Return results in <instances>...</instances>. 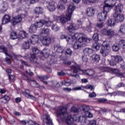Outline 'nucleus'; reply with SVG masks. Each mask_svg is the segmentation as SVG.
I'll return each instance as SVG.
<instances>
[{
  "label": "nucleus",
  "mask_w": 125,
  "mask_h": 125,
  "mask_svg": "<svg viewBox=\"0 0 125 125\" xmlns=\"http://www.w3.org/2000/svg\"><path fill=\"white\" fill-rule=\"evenodd\" d=\"M113 16L116 22L120 23V22L124 21L125 20V16L123 14H113Z\"/></svg>",
  "instance_id": "obj_12"
},
{
  "label": "nucleus",
  "mask_w": 125,
  "mask_h": 125,
  "mask_svg": "<svg viewBox=\"0 0 125 125\" xmlns=\"http://www.w3.org/2000/svg\"><path fill=\"white\" fill-rule=\"evenodd\" d=\"M7 10V3L3 2L0 5V11L2 13Z\"/></svg>",
  "instance_id": "obj_29"
},
{
  "label": "nucleus",
  "mask_w": 125,
  "mask_h": 125,
  "mask_svg": "<svg viewBox=\"0 0 125 125\" xmlns=\"http://www.w3.org/2000/svg\"><path fill=\"white\" fill-rule=\"evenodd\" d=\"M123 9H124V4L122 3H119L115 6L114 8V13H113V14L122 13Z\"/></svg>",
  "instance_id": "obj_14"
},
{
  "label": "nucleus",
  "mask_w": 125,
  "mask_h": 125,
  "mask_svg": "<svg viewBox=\"0 0 125 125\" xmlns=\"http://www.w3.org/2000/svg\"><path fill=\"white\" fill-rule=\"evenodd\" d=\"M11 21V19H10V16L8 15H5L2 19V23L3 24H7V23H9Z\"/></svg>",
  "instance_id": "obj_24"
},
{
  "label": "nucleus",
  "mask_w": 125,
  "mask_h": 125,
  "mask_svg": "<svg viewBox=\"0 0 125 125\" xmlns=\"http://www.w3.org/2000/svg\"><path fill=\"white\" fill-rule=\"evenodd\" d=\"M24 95L25 97H27V98H31L33 100H36V98H35L34 96L30 95V91H29V90H26L25 91V93H24Z\"/></svg>",
  "instance_id": "obj_36"
},
{
  "label": "nucleus",
  "mask_w": 125,
  "mask_h": 125,
  "mask_svg": "<svg viewBox=\"0 0 125 125\" xmlns=\"http://www.w3.org/2000/svg\"><path fill=\"white\" fill-rule=\"evenodd\" d=\"M83 21L82 20H79L77 21V25H76V27H78V29L81 28L84 31H87L88 33H91L92 28H93V24L90 21L88 22L85 28L83 27Z\"/></svg>",
  "instance_id": "obj_6"
},
{
  "label": "nucleus",
  "mask_w": 125,
  "mask_h": 125,
  "mask_svg": "<svg viewBox=\"0 0 125 125\" xmlns=\"http://www.w3.org/2000/svg\"><path fill=\"white\" fill-rule=\"evenodd\" d=\"M38 79L43 82L44 84H47V82L46 81H43V80H48L49 79V76L48 75L46 76H38Z\"/></svg>",
  "instance_id": "obj_33"
},
{
  "label": "nucleus",
  "mask_w": 125,
  "mask_h": 125,
  "mask_svg": "<svg viewBox=\"0 0 125 125\" xmlns=\"http://www.w3.org/2000/svg\"><path fill=\"white\" fill-rule=\"evenodd\" d=\"M57 117L58 122L62 121L65 122L67 125H72L74 123L73 118L71 115L68 116L67 108L63 106H60L57 111Z\"/></svg>",
  "instance_id": "obj_1"
},
{
  "label": "nucleus",
  "mask_w": 125,
  "mask_h": 125,
  "mask_svg": "<svg viewBox=\"0 0 125 125\" xmlns=\"http://www.w3.org/2000/svg\"><path fill=\"white\" fill-rule=\"evenodd\" d=\"M101 70L102 72H108L111 74H115L120 78H125V73H121L119 69L111 68L109 67L102 66L101 67Z\"/></svg>",
  "instance_id": "obj_5"
},
{
  "label": "nucleus",
  "mask_w": 125,
  "mask_h": 125,
  "mask_svg": "<svg viewBox=\"0 0 125 125\" xmlns=\"http://www.w3.org/2000/svg\"><path fill=\"white\" fill-rule=\"evenodd\" d=\"M82 59L83 62H87L88 60L87 56L85 55V56L83 57Z\"/></svg>",
  "instance_id": "obj_61"
},
{
  "label": "nucleus",
  "mask_w": 125,
  "mask_h": 125,
  "mask_svg": "<svg viewBox=\"0 0 125 125\" xmlns=\"http://www.w3.org/2000/svg\"><path fill=\"white\" fill-rule=\"evenodd\" d=\"M35 12L36 14H42L43 12V9L42 7H36L35 9Z\"/></svg>",
  "instance_id": "obj_45"
},
{
  "label": "nucleus",
  "mask_w": 125,
  "mask_h": 125,
  "mask_svg": "<svg viewBox=\"0 0 125 125\" xmlns=\"http://www.w3.org/2000/svg\"><path fill=\"white\" fill-rule=\"evenodd\" d=\"M9 100H10V98L8 96H5L0 99V102L4 104L7 103Z\"/></svg>",
  "instance_id": "obj_38"
},
{
  "label": "nucleus",
  "mask_w": 125,
  "mask_h": 125,
  "mask_svg": "<svg viewBox=\"0 0 125 125\" xmlns=\"http://www.w3.org/2000/svg\"><path fill=\"white\" fill-rule=\"evenodd\" d=\"M29 42L32 44H36V43H39L40 40H39V36L37 35H33L31 36Z\"/></svg>",
  "instance_id": "obj_17"
},
{
  "label": "nucleus",
  "mask_w": 125,
  "mask_h": 125,
  "mask_svg": "<svg viewBox=\"0 0 125 125\" xmlns=\"http://www.w3.org/2000/svg\"><path fill=\"white\" fill-rule=\"evenodd\" d=\"M49 49H44L42 52H40V55L46 58L49 56Z\"/></svg>",
  "instance_id": "obj_25"
},
{
  "label": "nucleus",
  "mask_w": 125,
  "mask_h": 125,
  "mask_svg": "<svg viewBox=\"0 0 125 125\" xmlns=\"http://www.w3.org/2000/svg\"><path fill=\"white\" fill-rule=\"evenodd\" d=\"M120 43H115L113 46H112V50L113 51L117 52L119 51L120 50Z\"/></svg>",
  "instance_id": "obj_44"
},
{
  "label": "nucleus",
  "mask_w": 125,
  "mask_h": 125,
  "mask_svg": "<svg viewBox=\"0 0 125 125\" xmlns=\"http://www.w3.org/2000/svg\"><path fill=\"white\" fill-rule=\"evenodd\" d=\"M84 74L87 76H93L95 74V72L92 69H87L86 70H84Z\"/></svg>",
  "instance_id": "obj_35"
},
{
  "label": "nucleus",
  "mask_w": 125,
  "mask_h": 125,
  "mask_svg": "<svg viewBox=\"0 0 125 125\" xmlns=\"http://www.w3.org/2000/svg\"><path fill=\"white\" fill-rule=\"evenodd\" d=\"M119 45L120 46H122L123 50L125 51V40H121L119 42Z\"/></svg>",
  "instance_id": "obj_49"
},
{
  "label": "nucleus",
  "mask_w": 125,
  "mask_h": 125,
  "mask_svg": "<svg viewBox=\"0 0 125 125\" xmlns=\"http://www.w3.org/2000/svg\"><path fill=\"white\" fill-rule=\"evenodd\" d=\"M21 22H22V17L21 15H18L13 17L11 20L12 24L14 26L17 25V24L20 23Z\"/></svg>",
  "instance_id": "obj_13"
},
{
  "label": "nucleus",
  "mask_w": 125,
  "mask_h": 125,
  "mask_svg": "<svg viewBox=\"0 0 125 125\" xmlns=\"http://www.w3.org/2000/svg\"><path fill=\"white\" fill-rule=\"evenodd\" d=\"M106 17L107 13L106 12L103 11L98 15V19H99V20H101V21H104V20H106Z\"/></svg>",
  "instance_id": "obj_22"
},
{
  "label": "nucleus",
  "mask_w": 125,
  "mask_h": 125,
  "mask_svg": "<svg viewBox=\"0 0 125 125\" xmlns=\"http://www.w3.org/2000/svg\"><path fill=\"white\" fill-rule=\"evenodd\" d=\"M30 43H31L30 41L23 42L22 44V48H23V49H29V48H30Z\"/></svg>",
  "instance_id": "obj_43"
},
{
  "label": "nucleus",
  "mask_w": 125,
  "mask_h": 125,
  "mask_svg": "<svg viewBox=\"0 0 125 125\" xmlns=\"http://www.w3.org/2000/svg\"><path fill=\"white\" fill-rule=\"evenodd\" d=\"M39 0H30V3L31 4L33 3H36V2H38Z\"/></svg>",
  "instance_id": "obj_64"
},
{
  "label": "nucleus",
  "mask_w": 125,
  "mask_h": 125,
  "mask_svg": "<svg viewBox=\"0 0 125 125\" xmlns=\"http://www.w3.org/2000/svg\"><path fill=\"white\" fill-rule=\"evenodd\" d=\"M10 38L11 40H16L18 39V35H17V33L15 31H12L10 33Z\"/></svg>",
  "instance_id": "obj_40"
},
{
  "label": "nucleus",
  "mask_w": 125,
  "mask_h": 125,
  "mask_svg": "<svg viewBox=\"0 0 125 125\" xmlns=\"http://www.w3.org/2000/svg\"><path fill=\"white\" fill-rule=\"evenodd\" d=\"M48 10L50 12L54 11L56 9V7L55 6V3L53 1V0H51L49 2V5L47 7Z\"/></svg>",
  "instance_id": "obj_21"
},
{
  "label": "nucleus",
  "mask_w": 125,
  "mask_h": 125,
  "mask_svg": "<svg viewBox=\"0 0 125 125\" xmlns=\"http://www.w3.org/2000/svg\"><path fill=\"white\" fill-rule=\"evenodd\" d=\"M83 88H86V89H90V90H93L94 89V87L91 85L88 84L85 86H81L79 87H75L73 88V90H82Z\"/></svg>",
  "instance_id": "obj_16"
},
{
  "label": "nucleus",
  "mask_w": 125,
  "mask_h": 125,
  "mask_svg": "<svg viewBox=\"0 0 125 125\" xmlns=\"http://www.w3.org/2000/svg\"><path fill=\"white\" fill-rule=\"evenodd\" d=\"M98 101V102H100V103H106V102H107V99L101 98L99 99Z\"/></svg>",
  "instance_id": "obj_56"
},
{
  "label": "nucleus",
  "mask_w": 125,
  "mask_h": 125,
  "mask_svg": "<svg viewBox=\"0 0 125 125\" xmlns=\"http://www.w3.org/2000/svg\"><path fill=\"white\" fill-rule=\"evenodd\" d=\"M83 53L84 55L89 56L90 54H92V53H93V50L89 48H85L83 50Z\"/></svg>",
  "instance_id": "obj_32"
},
{
  "label": "nucleus",
  "mask_w": 125,
  "mask_h": 125,
  "mask_svg": "<svg viewBox=\"0 0 125 125\" xmlns=\"http://www.w3.org/2000/svg\"><path fill=\"white\" fill-rule=\"evenodd\" d=\"M79 37L78 41L75 42L73 45V47L75 50L80 49L82 47L83 42H90V41H91L90 39L87 38L85 35L83 34V33H75L73 36V40L72 42H76Z\"/></svg>",
  "instance_id": "obj_2"
},
{
  "label": "nucleus",
  "mask_w": 125,
  "mask_h": 125,
  "mask_svg": "<svg viewBox=\"0 0 125 125\" xmlns=\"http://www.w3.org/2000/svg\"><path fill=\"white\" fill-rule=\"evenodd\" d=\"M44 22H45V20H41L35 22L33 24L37 28H41V27H42L44 25Z\"/></svg>",
  "instance_id": "obj_23"
},
{
  "label": "nucleus",
  "mask_w": 125,
  "mask_h": 125,
  "mask_svg": "<svg viewBox=\"0 0 125 125\" xmlns=\"http://www.w3.org/2000/svg\"><path fill=\"white\" fill-rule=\"evenodd\" d=\"M85 117L83 116H80L79 115H74L72 118L75 122H77V123H79V122H82V121H83Z\"/></svg>",
  "instance_id": "obj_27"
},
{
  "label": "nucleus",
  "mask_w": 125,
  "mask_h": 125,
  "mask_svg": "<svg viewBox=\"0 0 125 125\" xmlns=\"http://www.w3.org/2000/svg\"><path fill=\"white\" fill-rule=\"evenodd\" d=\"M71 69L72 70H73V72L70 73V76H71V77H75V78H77V79L80 78V76L79 74H78V72L81 69L80 65L76 63L74 65L71 66Z\"/></svg>",
  "instance_id": "obj_8"
},
{
  "label": "nucleus",
  "mask_w": 125,
  "mask_h": 125,
  "mask_svg": "<svg viewBox=\"0 0 125 125\" xmlns=\"http://www.w3.org/2000/svg\"><path fill=\"white\" fill-rule=\"evenodd\" d=\"M82 110L83 111L84 113L83 114V116L84 118H92L93 115L91 112L88 111L89 110H90V108L89 106L86 105H82Z\"/></svg>",
  "instance_id": "obj_9"
},
{
  "label": "nucleus",
  "mask_w": 125,
  "mask_h": 125,
  "mask_svg": "<svg viewBox=\"0 0 125 125\" xmlns=\"http://www.w3.org/2000/svg\"><path fill=\"white\" fill-rule=\"evenodd\" d=\"M116 20L115 18L109 19L107 22L108 26H110V27H114L115 24H116Z\"/></svg>",
  "instance_id": "obj_34"
},
{
  "label": "nucleus",
  "mask_w": 125,
  "mask_h": 125,
  "mask_svg": "<svg viewBox=\"0 0 125 125\" xmlns=\"http://www.w3.org/2000/svg\"><path fill=\"white\" fill-rule=\"evenodd\" d=\"M104 3L105 5L104 6V12H106L107 14V12H109V11L111 10V8L113 7V6L108 4V3L104 2Z\"/></svg>",
  "instance_id": "obj_31"
},
{
  "label": "nucleus",
  "mask_w": 125,
  "mask_h": 125,
  "mask_svg": "<svg viewBox=\"0 0 125 125\" xmlns=\"http://www.w3.org/2000/svg\"><path fill=\"white\" fill-rule=\"evenodd\" d=\"M41 36L42 37H47L49 35V29L48 28H43L41 31Z\"/></svg>",
  "instance_id": "obj_30"
},
{
  "label": "nucleus",
  "mask_w": 125,
  "mask_h": 125,
  "mask_svg": "<svg viewBox=\"0 0 125 125\" xmlns=\"http://www.w3.org/2000/svg\"><path fill=\"white\" fill-rule=\"evenodd\" d=\"M57 8L59 9V10H64L65 9V6H64V4L61 3H59L57 6Z\"/></svg>",
  "instance_id": "obj_48"
},
{
  "label": "nucleus",
  "mask_w": 125,
  "mask_h": 125,
  "mask_svg": "<svg viewBox=\"0 0 125 125\" xmlns=\"http://www.w3.org/2000/svg\"><path fill=\"white\" fill-rule=\"evenodd\" d=\"M32 50L33 54L31 55V58L32 60H30V61L31 62H34V63H37V60H38V59H37V56H36V55H38V54L39 56L41 55V52H40V50L36 47H33L32 48Z\"/></svg>",
  "instance_id": "obj_7"
},
{
  "label": "nucleus",
  "mask_w": 125,
  "mask_h": 125,
  "mask_svg": "<svg viewBox=\"0 0 125 125\" xmlns=\"http://www.w3.org/2000/svg\"><path fill=\"white\" fill-rule=\"evenodd\" d=\"M61 40H63V39H65L67 41L68 43H72L73 42V40L74 39V37L72 35H67V36L62 35L61 36Z\"/></svg>",
  "instance_id": "obj_19"
},
{
  "label": "nucleus",
  "mask_w": 125,
  "mask_h": 125,
  "mask_svg": "<svg viewBox=\"0 0 125 125\" xmlns=\"http://www.w3.org/2000/svg\"><path fill=\"white\" fill-rule=\"evenodd\" d=\"M51 29L54 32H57L60 29V27H59L57 24H54L51 26Z\"/></svg>",
  "instance_id": "obj_46"
},
{
  "label": "nucleus",
  "mask_w": 125,
  "mask_h": 125,
  "mask_svg": "<svg viewBox=\"0 0 125 125\" xmlns=\"http://www.w3.org/2000/svg\"><path fill=\"white\" fill-rule=\"evenodd\" d=\"M108 30L109 29H108V28H104L101 31V33L102 34V35H104V36H107L108 34Z\"/></svg>",
  "instance_id": "obj_54"
},
{
  "label": "nucleus",
  "mask_w": 125,
  "mask_h": 125,
  "mask_svg": "<svg viewBox=\"0 0 125 125\" xmlns=\"http://www.w3.org/2000/svg\"><path fill=\"white\" fill-rule=\"evenodd\" d=\"M117 0H105L104 2L110 5L111 6H114L116 5Z\"/></svg>",
  "instance_id": "obj_41"
},
{
  "label": "nucleus",
  "mask_w": 125,
  "mask_h": 125,
  "mask_svg": "<svg viewBox=\"0 0 125 125\" xmlns=\"http://www.w3.org/2000/svg\"><path fill=\"white\" fill-rule=\"evenodd\" d=\"M43 125H52V121L49 115L47 114L45 115V118L43 119Z\"/></svg>",
  "instance_id": "obj_15"
},
{
  "label": "nucleus",
  "mask_w": 125,
  "mask_h": 125,
  "mask_svg": "<svg viewBox=\"0 0 125 125\" xmlns=\"http://www.w3.org/2000/svg\"><path fill=\"white\" fill-rule=\"evenodd\" d=\"M115 35V32L113 29H108L107 31V34L106 36L109 37V38H112Z\"/></svg>",
  "instance_id": "obj_47"
},
{
  "label": "nucleus",
  "mask_w": 125,
  "mask_h": 125,
  "mask_svg": "<svg viewBox=\"0 0 125 125\" xmlns=\"http://www.w3.org/2000/svg\"><path fill=\"white\" fill-rule=\"evenodd\" d=\"M58 75L60 77H62V76H65V74L63 71H60V72H58Z\"/></svg>",
  "instance_id": "obj_62"
},
{
  "label": "nucleus",
  "mask_w": 125,
  "mask_h": 125,
  "mask_svg": "<svg viewBox=\"0 0 125 125\" xmlns=\"http://www.w3.org/2000/svg\"><path fill=\"white\" fill-rule=\"evenodd\" d=\"M41 42L43 45H48L51 42V38L47 36H44Z\"/></svg>",
  "instance_id": "obj_18"
},
{
  "label": "nucleus",
  "mask_w": 125,
  "mask_h": 125,
  "mask_svg": "<svg viewBox=\"0 0 125 125\" xmlns=\"http://www.w3.org/2000/svg\"><path fill=\"white\" fill-rule=\"evenodd\" d=\"M73 53V51L71 50L70 48H68L65 51V55H68L69 56H71Z\"/></svg>",
  "instance_id": "obj_50"
},
{
  "label": "nucleus",
  "mask_w": 125,
  "mask_h": 125,
  "mask_svg": "<svg viewBox=\"0 0 125 125\" xmlns=\"http://www.w3.org/2000/svg\"><path fill=\"white\" fill-rule=\"evenodd\" d=\"M37 32V28L34 25V24H32L29 29V32L30 33V34H34Z\"/></svg>",
  "instance_id": "obj_39"
},
{
  "label": "nucleus",
  "mask_w": 125,
  "mask_h": 125,
  "mask_svg": "<svg viewBox=\"0 0 125 125\" xmlns=\"http://www.w3.org/2000/svg\"><path fill=\"white\" fill-rule=\"evenodd\" d=\"M75 8L76 7L74 6V4L70 5L67 8L65 14L66 17L63 16H61V17L54 16L53 18L54 21H57V22L60 21L62 24H65L66 21H70L71 20V17H72V14H73V12H74Z\"/></svg>",
  "instance_id": "obj_4"
},
{
  "label": "nucleus",
  "mask_w": 125,
  "mask_h": 125,
  "mask_svg": "<svg viewBox=\"0 0 125 125\" xmlns=\"http://www.w3.org/2000/svg\"><path fill=\"white\" fill-rule=\"evenodd\" d=\"M44 24L46 25L47 27H50L51 25H52L53 23L50 21H45V22Z\"/></svg>",
  "instance_id": "obj_55"
},
{
  "label": "nucleus",
  "mask_w": 125,
  "mask_h": 125,
  "mask_svg": "<svg viewBox=\"0 0 125 125\" xmlns=\"http://www.w3.org/2000/svg\"><path fill=\"white\" fill-rule=\"evenodd\" d=\"M78 27L76 26L75 24H72L67 27L68 31L70 32V34H73L75 33L76 30H78Z\"/></svg>",
  "instance_id": "obj_26"
},
{
  "label": "nucleus",
  "mask_w": 125,
  "mask_h": 125,
  "mask_svg": "<svg viewBox=\"0 0 125 125\" xmlns=\"http://www.w3.org/2000/svg\"><path fill=\"white\" fill-rule=\"evenodd\" d=\"M45 71H46L48 73H51V68H50V67H46L45 68Z\"/></svg>",
  "instance_id": "obj_63"
},
{
  "label": "nucleus",
  "mask_w": 125,
  "mask_h": 125,
  "mask_svg": "<svg viewBox=\"0 0 125 125\" xmlns=\"http://www.w3.org/2000/svg\"><path fill=\"white\" fill-rule=\"evenodd\" d=\"M28 37V34L26 33L24 31H21L19 33V35H18V40H23V39H25Z\"/></svg>",
  "instance_id": "obj_28"
},
{
  "label": "nucleus",
  "mask_w": 125,
  "mask_h": 125,
  "mask_svg": "<svg viewBox=\"0 0 125 125\" xmlns=\"http://www.w3.org/2000/svg\"><path fill=\"white\" fill-rule=\"evenodd\" d=\"M93 61L95 62H99L100 60V55L98 54H93L91 56Z\"/></svg>",
  "instance_id": "obj_37"
},
{
  "label": "nucleus",
  "mask_w": 125,
  "mask_h": 125,
  "mask_svg": "<svg viewBox=\"0 0 125 125\" xmlns=\"http://www.w3.org/2000/svg\"><path fill=\"white\" fill-rule=\"evenodd\" d=\"M101 45L102 46V48L100 50V53L102 54L103 56L105 57L110 53L111 48L110 47L109 42L107 41H104L102 44L98 42H96L93 44V48H94L96 50H99Z\"/></svg>",
  "instance_id": "obj_3"
},
{
  "label": "nucleus",
  "mask_w": 125,
  "mask_h": 125,
  "mask_svg": "<svg viewBox=\"0 0 125 125\" xmlns=\"http://www.w3.org/2000/svg\"><path fill=\"white\" fill-rule=\"evenodd\" d=\"M97 123L95 120H91L89 122L88 125H96Z\"/></svg>",
  "instance_id": "obj_58"
},
{
  "label": "nucleus",
  "mask_w": 125,
  "mask_h": 125,
  "mask_svg": "<svg viewBox=\"0 0 125 125\" xmlns=\"http://www.w3.org/2000/svg\"><path fill=\"white\" fill-rule=\"evenodd\" d=\"M64 49H65L64 47H59L57 49V52L59 53H62L64 51Z\"/></svg>",
  "instance_id": "obj_53"
},
{
  "label": "nucleus",
  "mask_w": 125,
  "mask_h": 125,
  "mask_svg": "<svg viewBox=\"0 0 125 125\" xmlns=\"http://www.w3.org/2000/svg\"><path fill=\"white\" fill-rule=\"evenodd\" d=\"M22 76L23 77V78H24V80H27V81H29V82H31L32 81V80L31 79H30V78H28L27 76L26 75V74L24 73H22Z\"/></svg>",
  "instance_id": "obj_57"
},
{
  "label": "nucleus",
  "mask_w": 125,
  "mask_h": 125,
  "mask_svg": "<svg viewBox=\"0 0 125 125\" xmlns=\"http://www.w3.org/2000/svg\"><path fill=\"white\" fill-rule=\"evenodd\" d=\"M86 13L87 16L91 17L94 15L95 13V9L93 7H88L86 11Z\"/></svg>",
  "instance_id": "obj_20"
},
{
  "label": "nucleus",
  "mask_w": 125,
  "mask_h": 125,
  "mask_svg": "<svg viewBox=\"0 0 125 125\" xmlns=\"http://www.w3.org/2000/svg\"><path fill=\"white\" fill-rule=\"evenodd\" d=\"M103 26H104L103 21L100 20L97 24V26H98V28H103Z\"/></svg>",
  "instance_id": "obj_52"
},
{
  "label": "nucleus",
  "mask_w": 125,
  "mask_h": 125,
  "mask_svg": "<svg viewBox=\"0 0 125 125\" xmlns=\"http://www.w3.org/2000/svg\"><path fill=\"white\" fill-rule=\"evenodd\" d=\"M92 38L93 40H94V41L95 42H98V41H99V35L97 33H95Z\"/></svg>",
  "instance_id": "obj_51"
},
{
  "label": "nucleus",
  "mask_w": 125,
  "mask_h": 125,
  "mask_svg": "<svg viewBox=\"0 0 125 125\" xmlns=\"http://www.w3.org/2000/svg\"><path fill=\"white\" fill-rule=\"evenodd\" d=\"M72 113H77L78 112V108L77 107H72L71 109Z\"/></svg>",
  "instance_id": "obj_59"
},
{
  "label": "nucleus",
  "mask_w": 125,
  "mask_h": 125,
  "mask_svg": "<svg viewBox=\"0 0 125 125\" xmlns=\"http://www.w3.org/2000/svg\"><path fill=\"white\" fill-rule=\"evenodd\" d=\"M0 49H1V50H2V51L4 52L5 55H7L8 56H9V57H11V58H12L13 60H15V59H17V58L20 57V56L15 55L13 53H12L10 55L7 54V50L3 45L0 46Z\"/></svg>",
  "instance_id": "obj_11"
},
{
  "label": "nucleus",
  "mask_w": 125,
  "mask_h": 125,
  "mask_svg": "<svg viewBox=\"0 0 125 125\" xmlns=\"http://www.w3.org/2000/svg\"><path fill=\"white\" fill-rule=\"evenodd\" d=\"M119 32L120 33V34H122L123 35H125V23L122 24L120 26Z\"/></svg>",
  "instance_id": "obj_42"
},
{
  "label": "nucleus",
  "mask_w": 125,
  "mask_h": 125,
  "mask_svg": "<svg viewBox=\"0 0 125 125\" xmlns=\"http://www.w3.org/2000/svg\"><path fill=\"white\" fill-rule=\"evenodd\" d=\"M111 57L112 59V61L110 62L111 66H114V65H116V63H121V62H124V60L121 56H112Z\"/></svg>",
  "instance_id": "obj_10"
},
{
  "label": "nucleus",
  "mask_w": 125,
  "mask_h": 125,
  "mask_svg": "<svg viewBox=\"0 0 125 125\" xmlns=\"http://www.w3.org/2000/svg\"><path fill=\"white\" fill-rule=\"evenodd\" d=\"M89 97H90V98H92V97H96V93L93 92L91 94H89Z\"/></svg>",
  "instance_id": "obj_60"
}]
</instances>
